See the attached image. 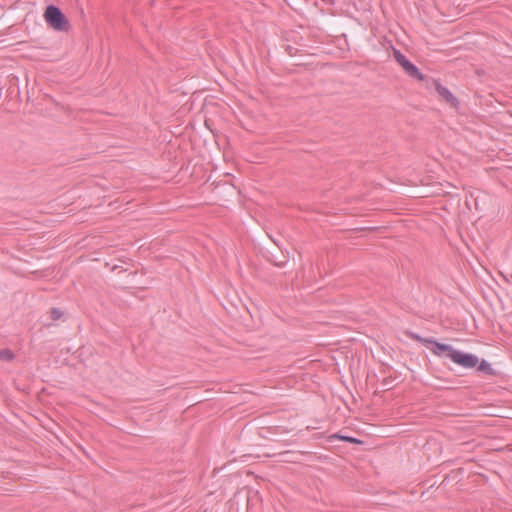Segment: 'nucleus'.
<instances>
[{
  "mask_svg": "<svg viewBox=\"0 0 512 512\" xmlns=\"http://www.w3.org/2000/svg\"><path fill=\"white\" fill-rule=\"evenodd\" d=\"M46 23L56 31H68L70 25L68 19L62 11L54 6L49 5L44 12Z\"/></svg>",
  "mask_w": 512,
  "mask_h": 512,
  "instance_id": "1",
  "label": "nucleus"
},
{
  "mask_svg": "<svg viewBox=\"0 0 512 512\" xmlns=\"http://www.w3.org/2000/svg\"><path fill=\"white\" fill-rule=\"evenodd\" d=\"M447 357H449L454 363L466 369L474 368L479 364L477 356L470 353H464L456 349L452 354H447Z\"/></svg>",
  "mask_w": 512,
  "mask_h": 512,
  "instance_id": "2",
  "label": "nucleus"
},
{
  "mask_svg": "<svg viewBox=\"0 0 512 512\" xmlns=\"http://www.w3.org/2000/svg\"><path fill=\"white\" fill-rule=\"evenodd\" d=\"M393 56L397 63L405 70V72L413 78H416L420 81L424 80V75L420 72V70L410 62L399 50L394 49Z\"/></svg>",
  "mask_w": 512,
  "mask_h": 512,
  "instance_id": "3",
  "label": "nucleus"
},
{
  "mask_svg": "<svg viewBox=\"0 0 512 512\" xmlns=\"http://www.w3.org/2000/svg\"><path fill=\"white\" fill-rule=\"evenodd\" d=\"M436 91L439 96L444 99L451 106L456 107L458 104L457 98L449 91L448 88L442 86L439 82L435 83Z\"/></svg>",
  "mask_w": 512,
  "mask_h": 512,
  "instance_id": "4",
  "label": "nucleus"
},
{
  "mask_svg": "<svg viewBox=\"0 0 512 512\" xmlns=\"http://www.w3.org/2000/svg\"><path fill=\"white\" fill-rule=\"evenodd\" d=\"M428 348L430 351L436 355V356H442L443 352H447V354H452L455 349L448 344H442L432 339V342H430Z\"/></svg>",
  "mask_w": 512,
  "mask_h": 512,
  "instance_id": "5",
  "label": "nucleus"
},
{
  "mask_svg": "<svg viewBox=\"0 0 512 512\" xmlns=\"http://www.w3.org/2000/svg\"><path fill=\"white\" fill-rule=\"evenodd\" d=\"M0 359L3 361H12L14 359V353L9 349L0 350Z\"/></svg>",
  "mask_w": 512,
  "mask_h": 512,
  "instance_id": "6",
  "label": "nucleus"
},
{
  "mask_svg": "<svg viewBox=\"0 0 512 512\" xmlns=\"http://www.w3.org/2000/svg\"><path fill=\"white\" fill-rule=\"evenodd\" d=\"M334 438H337V439H340V440H343V441H346V442H350V443H357V444H360L361 441L354 438V437H349V436H341V435H334L333 436Z\"/></svg>",
  "mask_w": 512,
  "mask_h": 512,
  "instance_id": "7",
  "label": "nucleus"
},
{
  "mask_svg": "<svg viewBox=\"0 0 512 512\" xmlns=\"http://www.w3.org/2000/svg\"><path fill=\"white\" fill-rule=\"evenodd\" d=\"M410 337L427 345V347L429 346L430 342H432V339L430 338H422L421 336L417 335V334H414V333H411L410 334Z\"/></svg>",
  "mask_w": 512,
  "mask_h": 512,
  "instance_id": "8",
  "label": "nucleus"
},
{
  "mask_svg": "<svg viewBox=\"0 0 512 512\" xmlns=\"http://www.w3.org/2000/svg\"><path fill=\"white\" fill-rule=\"evenodd\" d=\"M478 370L479 371H484V372H488V373H491L492 372V369H491V366L489 363H487L485 360H482L478 366Z\"/></svg>",
  "mask_w": 512,
  "mask_h": 512,
  "instance_id": "9",
  "label": "nucleus"
},
{
  "mask_svg": "<svg viewBox=\"0 0 512 512\" xmlns=\"http://www.w3.org/2000/svg\"><path fill=\"white\" fill-rule=\"evenodd\" d=\"M63 313L58 308H52L50 311V316L53 320H58L62 317Z\"/></svg>",
  "mask_w": 512,
  "mask_h": 512,
  "instance_id": "10",
  "label": "nucleus"
}]
</instances>
